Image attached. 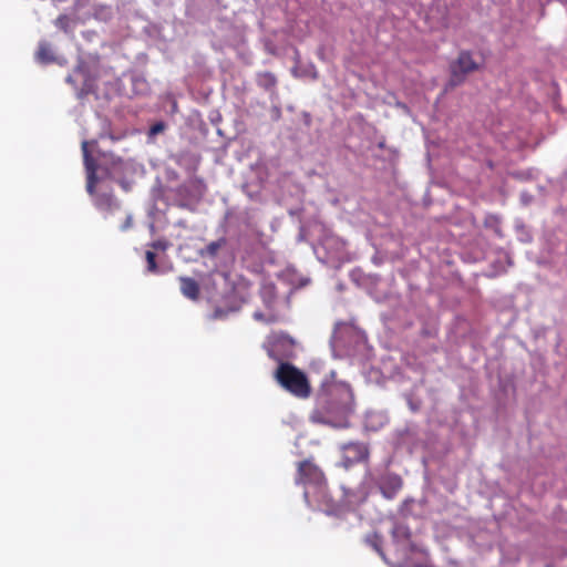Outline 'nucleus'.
<instances>
[{
    "mask_svg": "<svg viewBox=\"0 0 567 567\" xmlns=\"http://www.w3.org/2000/svg\"><path fill=\"white\" fill-rule=\"evenodd\" d=\"M353 394L348 386H332L318 399L312 419L334 427H347L348 415L352 411Z\"/></svg>",
    "mask_w": 567,
    "mask_h": 567,
    "instance_id": "f257e3e1",
    "label": "nucleus"
},
{
    "mask_svg": "<svg viewBox=\"0 0 567 567\" xmlns=\"http://www.w3.org/2000/svg\"><path fill=\"white\" fill-rule=\"evenodd\" d=\"M275 379L286 391L292 395L306 399L311 393V386L307 375L289 362H280Z\"/></svg>",
    "mask_w": 567,
    "mask_h": 567,
    "instance_id": "f03ea898",
    "label": "nucleus"
},
{
    "mask_svg": "<svg viewBox=\"0 0 567 567\" xmlns=\"http://www.w3.org/2000/svg\"><path fill=\"white\" fill-rule=\"evenodd\" d=\"M296 483L305 487L312 486L319 493H323L327 486L323 472L311 460H305L298 463Z\"/></svg>",
    "mask_w": 567,
    "mask_h": 567,
    "instance_id": "7ed1b4c3",
    "label": "nucleus"
},
{
    "mask_svg": "<svg viewBox=\"0 0 567 567\" xmlns=\"http://www.w3.org/2000/svg\"><path fill=\"white\" fill-rule=\"evenodd\" d=\"M477 69L476 62L468 52H461L457 60L451 64L450 86H457L463 83L465 75Z\"/></svg>",
    "mask_w": 567,
    "mask_h": 567,
    "instance_id": "20e7f679",
    "label": "nucleus"
},
{
    "mask_svg": "<svg viewBox=\"0 0 567 567\" xmlns=\"http://www.w3.org/2000/svg\"><path fill=\"white\" fill-rule=\"evenodd\" d=\"M342 451V466L349 468L350 466L367 462L370 456L369 446L362 442H349L341 446Z\"/></svg>",
    "mask_w": 567,
    "mask_h": 567,
    "instance_id": "39448f33",
    "label": "nucleus"
},
{
    "mask_svg": "<svg viewBox=\"0 0 567 567\" xmlns=\"http://www.w3.org/2000/svg\"><path fill=\"white\" fill-rule=\"evenodd\" d=\"M82 153H83V162L86 171V190L90 195H94L95 186L97 183V164L95 159L92 157L89 151V142L84 141L82 143Z\"/></svg>",
    "mask_w": 567,
    "mask_h": 567,
    "instance_id": "423d86ee",
    "label": "nucleus"
},
{
    "mask_svg": "<svg viewBox=\"0 0 567 567\" xmlns=\"http://www.w3.org/2000/svg\"><path fill=\"white\" fill-rule=\"evenodd\" d=\"M403 486L402 478L396 474H389L381 480L380 491L388 499H393Z\"/></svg>",
    "mask_w": 567,
    "mask_h": 567,
    "instance_id": "0eeeda50",
    "label": "nucleus"
},
{
    "mask_svg": "<svg viewBox=\"0 0 567 567\" xmlns=\"http://www.w3.org/2000/svg\"><path fill=\"white\" fill-rule=\"evenodd\" d=\"M95 207L106 214H113L121 208L116 198L109 193L96 194L94 198Z\"/></svg>",
    "mask_w": 567,
    "mask_h": 567,
    "instance_id": "6e6552de",
    "label": "nucleus"
},
{
    "mask_svg": "<svg viewBox=\"0 0 567 567\" xmlns=\"http://www.w3.org/2000/svg\"><path fill=\"white\" fill-rule=\"evenodd\" d=\"M181 291L184 297L190 300H197L200 295L198 282L190 277H179Z\"/></svg>",
    "mask_w": 567,
    "mask_h": 567,
    "instance_id": "1a4fd4ad",
    "label": "nucleus"
},
{
    "mask_svg": "<svg viewBox=\"0 0 567 567\" xmlns=\"http://www.w3.org/2000/svg\"><path fill=\"white\" fill-rule=\"evenodd\" d=\"M277 78L274 73L266 71L257 75V84L266 91H274L277 86Z\"/></svg>",
    "mask_w": 567,
    "mask_h": 567,
    "instance_id": "9d476101",
    "label": "nucleus"
},
{
    "mask_svg": "<svg viewBox=\"0 0 567 567\" xmlns=\"http://www.w3.org/2000/svg\"><path fill=\"white\" fill-rule=\"evenodd\" d=\"M37 59L41 63H50L54 61V54L50 43L45 41L39 43Z\"/></svg>",
    "mask_w": 567,
    "mask_h": 567,
    "instance_id": "9b49d317",
    "label": "nucleus"
},
{
    "mask_svg": "<svg viewBox=\"0 0 567 567\" xmlns=\"http://www.w3.org/2000/svg\"><path fill=\"white\" fill-rule=\"evenodd\" d=\"M226 245V239L219 238L218 240L209 243L205 249L200 251L202 256H209V257H216L219 249L223 248Z\"/></svg>",
    "mask_w": 567,
    "mask_h": 567,
    "instance_id": "f8f14e48",
    "label": "nucleus"
},
{
    "mask_svg": "<svg viewBox=\"0 0 567 567\" xmlns=\"http://www.w3.org/2000/svg\"><path fill=\"white\" fill-rule=\"evenodd\" d=\"M104 163H110L113 171L122 169L124 163L122 158L115 157L113 154H103Z\"/></svg>",
    "mask_w": 567,
    "mask_h": 567,
    "instance_id": "ddd939ff",
    "label": "nucleus"
},
{
    "mask_svg": "<svg viewBox=\"0 0 567 567\" xmlns=\"http://www.w3.org/2000/svg\"><path fill=\"white\" fill-rule=\"evenodd\" d=\"M145 258H146V261H147V270L150 272H157L158 271V266L156 264V255L155 252L151 251V250H147L146 254H145Z\"/></svg>",
    "mask_w": 567,
    "mask_h": 567,
    "instance_id": "4468645a",
    "label": "nucleus"
},
{
    "mask_svg": "<svg viewBox=\"0 0 567 567\" xmlns=\"http://www.w3.org/2000/svg\"><path fill=\"white\" fill-rule=\"evenodd\" d=\"M70 18L66 14H60L55 20V25L63 30L64 32H68L70 29Z\"/></svg>",
    "mask_w": 567,
    "mask_h": 567,
    "instance_id": "2eb2a0df",
    "label": "nucleus"
},
{
    "mask_svg": "<svg viewBox=\"0 0 567 567\" xmlns=\"http://www.w3.org/2000/svg\"><path fill=\"white\" fill-rule=\"evenodd\" d=\"M150 246L155 250L165 251L168 248V243L166 240H155Z\"/></svg>",
    "mask_w": 567,
    "mask_h": 567,
    "instance_id": "dca6fc26",
    "label": "nucleus"
},
{
    "mask_svg": "<svg viewBox=\"0 0 567 567\" xmlns=\"http://www.w3.org/2000/svg\"><path fill=\"white\" fill-rule=\"evenodd\" d=\"M369 543L381 556H383V553L380 548L381 540L378 535H373L371 538H369Z\"/></svg>",
    "mask_w": 567,
    "mask_h": 567,
    "instance_id": "f3484780",
    "label": "nucleus"
},
{
    "mask_svg": "<svg viewBox=\"0 0 567 567\" xmlns=\"http://www.w3.org/2000/svg\"><path fill=\"white\" fill-rule=\"evenodd\" d=\"M164 128H165L164 123L158 122V123L154 124V125L151 127L150 133H151L152 135H155V134H158V133L163 132V131H164Z\"/></svg>",
    "mask_w": 567,
    "mask_h": 567,
    "instance_id": "a211bd4d",
    "label": "nucleus"
},
{
    "mask_svg": "<svg viewBox=\"0 0 567 567\" xmlns=\"http://www.w3.org/2000/svg\"><path fill=\"white\" fill-rule=\"evenodd\" d=\"M302 75H308L310 78H312L313 80H316L318 78V72H317V69L313 64H310L309 66V70H306Z\"/></svg>",
    "mask_w": 567,
    "mask_h": 567,
    "instance_id": "6ab92c4d",
    "label": "nucleus"
},
{
    "mask_svg": "<svg viewBox=\"0 0 567 567\" xmlns=\"http://www.w3.org/2000/svg\"><path fill=\"white\" fill-rule=\"evenodd\" d=\"M132 226V217L130 215L126 216L125 221L121 226L122 230H127Z\"/></svg>",
    "mask_w": 567,
    "mask_h": 567,
    "instance_id": "aec40b11",
    "label": "nucleus"
},
{
    "mask_svg": "<svg viewBox=\"0 0 567 567\" xmlns=\"http://www.w3.org/2000/svg\"><path fill=\"white\" fill-rule=\"evenodd\" d=\"M254 318L256 320H265V316L261 312H255ZM267 322H274L275 318L266 319Z\"/></svg>",
    "mask_w": 567,
    "mask_h": 567,
    "instance_id": "412c9836",
    "label": "nucleus"
},
{
    "mask_svg": "<svg viewBox=\"0 0 567 567\" xmlns=\"http://www.w3.org/2000/svg\"><path fill=\"white\" fill-rule=\"evenodd\" d=\"M303 497L309 503V491L308 489L305 491Z\"/></svg>",
    "mask_w": 567,
    "mask_h": 567,
    "instance_id": "4be33fe9",
    "label": "nucleus"
},
{
    "mask_svg": "<svg viewBox=\"0 0 567 567\" xmlns=\"http://www.w3.org/2000/svg\"><path fill=\"white\" fill-rule=\"evenodd\" d=\"M221 316V311L217 310L214 315V318H219Z\"/></svg>",
    "mask_w": 567,
    "mask_h": 567,
    "instance_id": "5701e85b",
    "label": "nucleus"
},
{
    "mask_svg": "<svg viewBox=\"0 0 567 567\" xmlns=\"http://www.w3.org/2000/svg\"><path fill=\"white\" fill-rule=\"evenodd\" d=\"M292 73H293L296 76H298V69H297V68H295V69L292 70Z\"/></svg>",
    "mask_w": 567,
    "mask_h": 567,
    "instance_id": "b1692460",
    "label": "nucleus"
},
{
    "mask_svg": "<svg viewBox=\"0 0 567 567\" xmlns=\"http://www.w3.org/2000/svg\"><path fill=\"white\" fill-rule=\"evenodd\" d=\"M268 353H269V355H270L271 358L277 359V358L274 355L272 351H269Z\"/></svg>",
    "mask_w": 567,
    "mask_h": 567,
    "instance_id": "393cba45",
    "label": "nucleus"
}]
</instances>
